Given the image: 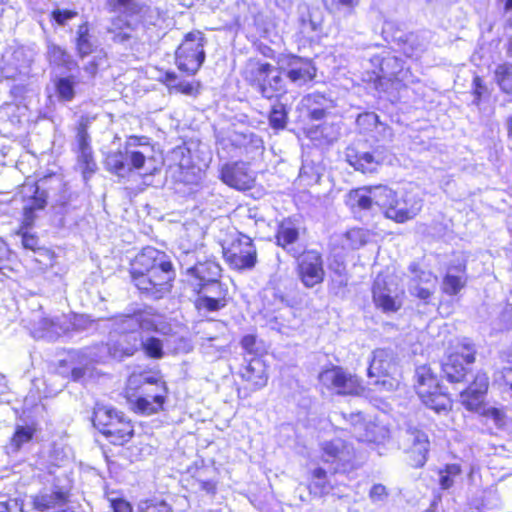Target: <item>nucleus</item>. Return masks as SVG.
Instances as JSON below:
<instances>
[{"instance_id":"30","label":"nucleus","mask_w":512,"mask_h":512,"mask_svg":"<svg viewBox=\"0 0 512 512\" xmlns=\"http://www.w3.org/2000/svg\"><path fill=\"white\" fill-rule=\"evenodd\" d=\"M114 445H123L133 436V426L122 413L117 419L100 431Z\"/></svg>"},{"instance_id":"12","label":"nucleus","mask_w":512,"mask_h":512,"mask_svg":"<svg viewBox=\"0 0 512 512\" xmlns=\"http://www.w3.org/2000/svg\"><path fill=\"white\" fill-rule=\"evenodd\" d=\"M403 293V289L393 279L382 275L376 277L372 289L373 301L384 313L396 312L401 308Z\"/></svg>"},{"instance_id":"28","label":"nucleus","mask_w":512,"mask_h":512,"mask_svg":"<svg viewBox=\"0 0 512 512\" xmlns=\"http://www.w3.org/2000/svg\"><path fill=\"white\" fill-rule=\"evenodd\" d=\"M474 354L471 352L463 354H451L442 365V370L450 382H460L465 374V365L473 363Z\"/></svg>"},{"instance_id":"26","label":"nucleus","mask_w":512,"mask_h":512,"mask_svg":"<svg viewBox=\"0 0 512 512\" xmlns=\"http://www.w3.org/2000/svg\"><path fill=\"white\" fill-rule=\"evenodd\" d=\"M78 162L82 167L84 178L95 172L97 165L93 158V151L90 145V136L86 127L80 125L77 136Z\"/></svg>"},{"instance_id":"42","label":"nucleus","mask_w":512,"mask_h":512,"mask_svg":"<svg viewBox=\"0 0 512 512\" xmlns=\"http://www.w3.org/2000/svg\"><path fill=\"white\" fill-rule=\"evenodd\" d=\"M299 232L297 227L290 220L283 221L277 232V243L283 248H287L289 245L295 243L298 239Z\"/></svg>"},{"instance_id":"31","label":"nucleus","mask_w":512,"mask_h":512,"mask_svg":"<svg viewBox=\"0 0 512 512\" xmlns=\"http://www.w3.org/2000/svg\"><path fill=\"white\" fill-rule=\"evenodd\" d=\"M381 79H385L393 84L403 83L404 85L409 82V71L405 70L402 61L395 56H388L382 59L380 64Z\"/></svg>"},{"instance_id":"7","label":"nucleus","mask_w":512,"mask_h":512,"mask_svg":"<svg viewBox=\"0 0 512 512\" xmlns=\"http://www.w3.org/2000/svg\"><path fill=\"white\" fill-rule=\"evenodd\" d=\"M415 377L417 394L428 408L437 413L450 409V398L440 391L438 380L430 366L417 367Z\"/></svg>"},{"instance_id":"52","label":"nucleus","mask_w":512,"mask_h":512,"mask_svg":"<svg viewBox=\"0 0 512 512\" xmlns=\"http://www.w3.org/2000/svg\"><path fill=\"white\" fill-rule=\"evenodd\" d=\"M227 305V300L212 299L209 296H198L195 306L199 311L216 312Z\"/></svg>"},{"instance_id":"20","label":"nucleus","mask_w":512,"mask_h":512,"mask_svg":"<svg viewBox=\"0 0 512 512\" xmlns=\"http://www.w3.org/2000/svg\"><path fill=\"white\" fill-rule=\"evenodd\" d=\"M221 274V267L214 260L197 262L186 269L187 282L193 290L201 289L203 285L216 280Z\"/></svg>"},{"instance_id":"56","label":"nucleus","mask_w":512,"mask_h":512,"mask_svg":"<svg viewBox=\"0 0 512 512\" xmlns=\"http://www.w3.org/2000/svg\"><path fill=\"white\" fill-rule=\"evenodd\" d=\"M162 343L159 339L151 337L148 338L143 343V349L145 353L153 358H160L162 357L163 351H162Z\"/></svg>"},{"instance_id":"50","label":"nucleus","mask_w":512,"mask_h":512,"mask_svg":"<svg viewBox=\"0 0 512 512\" xmlns=\"http://www.w3.org/2000/svg\"><path fill=\"white\" fill-rule=\"evenodd\" d=\"M461 474V468L458 464H449L439 472V484L444 490L451 488L455 479Z\"/></svg>"},{"instance_id":"19","label":"nucleus","mask_w":512,"mask_h":512,"mask_svg":"<svg viewBox=\"0 0 512 512\" xmlns=\"http://www.w3.org/2000/svg\"><path fill=\"white\" fill-rule=\"evenodd\" d=\"M23 200V223L30 226L34 222L35 213L46 206V194L40 191L34 182H26L20 191Z\"/></svg>"},{"instance_id":"47","label":"nucleus","mask_w":512,"mask_h":512,"mask_svg":"<svg viewBox=\"0 0 512 512\" xmlns=\"http://www.w3.org/2000/svg\"><path fill=\"white\" fill-rule=\"evenodd\" d=\"M175 79H176V76L174 74H171V73L166 74V81L171 90L185 94V95H189V96H194V95L198 94L199 87H200V84L198 82L194 83V82H189V81H179L178 83L173 84L172 82Z\"/></svg>"},{"instance_id":"44","label":"nucleus","mask_w":512,"mask_h":512,"mask_svg":"<svg viewBox=\"0 0 512 512\" xmlns=\"http://www.w3.org/2000/svg\"><path fill=\"white\" fill-rule=\"evenodd\" d=\"M371 238L368 230L362 228H353L344 235V246L349 249H359L365 245Z\"/></svg>"},{"instance_id":"60","label":"nucleus","mask_w":512,"mask_h":512,"mask_svg":"<svg viewBox=\"0 0 512 512\" xmlns=\"http://www.w3.org/2000/svg\"><path fill=\"white\" fill-rule=\"evenodd\" d=\"M21 242L25 249L35 251L38 248V238L27 232L21 235Z\"/></svg>"},{"instance_id":"49","label":"nucleus","mask_w":512,"mask_h":512,"mask_svg":"<svg viewBox=\"0 0 512 512\" xmlns=\"http://www.w3.org/2000/svg\"><path fill=\"white\" fill-rule=\"evenodd\" d=\"M134 343L123 345V343H108L106 345L109 355L114 359H122L125 356L133 355L136 350L139 339L137 336L133 337Z\"/></svg>"},{"instance_id":"32","label":"nucleus","mask_w":512,"mask_h":512,"mask_svg":"<svg viewBox=\"0 0 512 512\" xmlns=\"http://www.w3.org/2000/svg\"><path fill=\"white\" fill-rule=\"evenodd\" d=\"M328 108L329 100L320 93L308 94L301 99L298 105V110L313 120L322 119Z\"/></svg>"},{"instance_id":"37","label":"nucleus","mask_w":512,"mask_h":512,"mask_svg":"<svg viewBox=\"0 0 512 512\" xmlns=\"http://www.w3.org/2000/svg\"><path fill=\"white\" fill-rule=\"evenodd\" d=\"M308 488L310 494L317 497H322L329 494L333 487L330 481L327 479L326 471L322 468H316L312 471L311 481Z\"/></svg>"},{"instance_id":"6","label":"nucleus","mask_w":512,"mask_h":512,"mask_svg":"<svg viewBox=\"0 0 512 512\" xmlns=\"http://www.w3.org/2000/svg\"><path fill=\"white\" fill-rule=\"evenodd\" d=\"M487 389V375L485 373H477L471 385L465 391L461 392V402L467 410L480 412L497 427H502L505 424L504 412L495 407H482Z\"/></svg>"},{"instance_id":"24","label":"nucleus","mask_w":512,"mask_h":512,"mask_svg":"<svg viewBox=\"0 0 512 512\" xmlns=\"http://www.w3.org/2000/svg\"><path fill=\"white\" fill-rule=\"evenodd\" d=\"M352 421V434L353 436L362 442H378L384 438V430L377 424L366 421L362 413H356L351 415Z\"/></svg>"},{"instance_id":"2","label":"nucleus","mask_w":512,"mask_h":512,"mask_svg":"<svg viewBox=\"0 0 512 512\" xmlns=\"http://www.w3.org/2000/svg\"><path fill=\"white\" fill-rule=\"evenodd\" d=\"M367 375L379 390H395L400 382V367L394 351L385 348L372 351Z\"/></svg>"},{"instance_id":"63","label":"nucleus","mask_w":512,"mask_h":512,"mask_svg":"<svg viewBox=\"0 0 512 512\" xmlns=\"http://www.w3.org/2000/svg\"><path fill=\"white\" fill-rule=\"evenodd\" d=\"M112 508L114 512H133L131 505L122 499L113 500Z\"/></svg>"},{"instance_id":"10","label":"nucleus","mask_w":512,"mask_h":512,"mask_svg":"<svg viewBox=\"0 0 512 512\" xmlns=\"http://www.w3.org/2000/svg\"><path fill=\"white\" fill-rule=\"evenodd\" d=\"M318 378L323 387L340 395H360L364 391L356 375L338 366L323 370Z\"/></svg>"},{"instance_id":"8","label":"nucleus","mask_w":512,"mask_h":512,"mask_svg":"<svg viewBox=\"0 0 512 512\" xmlns=\"http://www.w3.org/2000/svg\"><path fill=\"white\" fill-rule=\"evenodd\" d=\"M205 61L204 37L201 32L188 33L176 50L179 70L194 75Z\"/></svg>"},{"instance_id":"57","label":"nucleus","mask_w":512,"mask_h":512,"mask_svg":"<svg viewBox=\"0 0 512 512\" xmlns=\"http://www.w3.org/2000/svg\"><path fill=\"white\" fill-rule=\"evenodd\" d=\"M77 12L72 10H60L56 9L52 12L53 19L59 24L64 25L68 20L76 17Z\"/></svg>"},{"instance_id":"62","label":"nucleus","mask_w":512,"mask_h":512,"mask_svg":"<svg viewBox=\"0 0 512 512\" xmlns=\"http://www.w3.org/2000/svg\"><path fill=\"white\" fill-rule=\"evenodd\" d=\"M256 337L254 335H246L241 340L242 348L248 353L255 351Z\"/></svg>"},{"instance_id":"45","label":"nucleus","mask_w":512,"mask_h":512,"mask_svg":"<svg viewBox=\"0 0 512 512\" xmlns=\"http://www.w3.org/2000/svg\"><path fill=\"white\" fill-rule=\"evenodd\" d=\"M495 80L504 93L512 92V64L503 63L495 69Z\"/></svg>"},{"instance_id":"51","label":"nucleus","mask_w":512,"mask_h":512,"mask_svg":"<svg viewBox=\"0 0 512 512\" xmlns=\"http://www.w3.org/2000/svg\"><path fill=\"white\" fill-rule=\"evenodd\" d=\"M137 512H173V509L164 500L153 498L140 501Z\"/></svg>"},{"instance_id":"9","label":"nucleus","mask_w":512,"mask_h":512,"mask_svg":"<svg viewBox=\"0 0 512 512\" xmlns=\"http://www.w3.org/2000/svg\"><path fill=\"white\" fill-rule=\"evenodd\" d=\"M175 272L171 262H162V265L148 274L134 278L135 286L154 299H160L170 292Z\"/></svg>"},{"instance_id":"21","label":"nucleus","mask_w":512,"mask_h":512,"mask_svg":"<svg viewBox=\"0 0 512 512\" xmlns=\"http://www.w3.org/2000/svg\"><path fill=\"white\" fill-rule=\"evenodd\" d=\"M322 458L327 463L337 464V468L345 470L346 465L349 464L353 457V448L340 438L333 439L329 442L322 444Z\"/></svg>"},{"instance_id":"34","label":"nucleus","mask_w":512,"mask_h":512,"mask_svg":"<svg viewBox=\"0 0 512 512\" xmlns=\"http://www.w3.org/2000/svg\"><path fill=\"white\" fill-rule=\"evenodd\" d=\"M67 501V494L62 490L43 491L33 498V506L40 512L62 508Z\"/></svg>"},{"instance_id":"53","label":"nucleus","mask_w":512,"mask_h":512,"mask_svg":"<svg viewBox=\"0 0 512 512\" xmlns=\"http://www.w3.org/2000/svg\"><path fill=\"white\" fill-rule=\"evenodd\" d=\"M88 25L86 23L79 26L77 31V49L81 56L92 52L93 44L89 40Z\"/></svg>"},{"instance_id":"14","label":"nucleus","mask_w":512,"mask_h":512,"mask_svg":"<svg viewBox=\"0 0 512 512\" xmlns=\"http://www.w3.org/2000/svg\"><path fill=\"white\" fill-rule=\"evenodd\" d=\"M224 257L231 267L235 269H250L256 262V249L252 239L240 235L231 246L224 250Z\"/></svg>"},{"instance_id":"39","label":"nucleus","mask_w":512,"mask_h":512,"mask_svg":"<svg viewBox=\"0 0 512 512\" xmlns=\"http://www.w3.org/2000/svg\"><path fill=\"white\" fill-rule=\"evenodd\" d=\"M327 10L334 17L351 16L361 0H323Z\"/></svg>"},{"instance_id":"25","label":"nucleus","mask_w":512,"mask_h":512,"mask_svg":"<svg viewBox=\"0 0 512 512\" xmlns=\"http://www.w3.org/2000/svg\"><path fill=\"white\" fill-rule=\"evenodd\" d=\"M413 277L409 286L411 294L428 302L436 286V277L429 271H418L415 265L410 266Z\"/></svg>"},{"instance_id":"23","label":"nucleus","mask_w":512,"mask_h":512,"mask_svg":"<svg viewBox=\"0 0 512 512\" xmlns=\"http://www.w3.org/2000/svg\"><path fill=\"white\" fill-rule=\"evenodd\" d=\"M167 261L168 258L163 252L152 247L144 248L142 252L136 256L132 264V279L134 280L137 276L148 274L154 269L156 270V268L162 265V262Z\"/></svg>"},{"instance_id":"27","label":"nucleus","mask_w":512,"mask_h":512,"mask_svg":"<svg viewBox=\"0 0 512 512\" xmlns=\"http://www.w3.org/2000/svg\"><path fill=\"white\" fill-rule=\"evenodd\" d=\"M240 376L253 390L262 389L268 382L267 366L261 358L254 357L241 368Z\"/></svg>"},{"instance_id":"35","label":"nucleus","mask_w":512,"mask_h":512,"mask_svg":"<svg viewBox=\"0 0 512 512\" xmlns=\"http://www.w3.org/2000/svg\"><path fill=\"white\" fill-rule=\"evenodd\" d=\"M466 284L464 266L456 269L450 268L442 282V290L448 295H456Z\"/></svg>"},{"instance_id":"38","label":"nucleus","mask_w":512,"mask_h":512,"mask_svg":"<svg viewBox=\"0 0 512 512\" xmlns=\"http://www.w3.org/2000/svg\"><path fill=\"white\" fill-rule=\"evenodd\" d=\"M121 414L122 412L116 411L111 406L97 403L93 412V424L99 431H102Z\"/></svg>"},{"instance_id":"16","label":"nucleus","mask_w":512,"mask_h":512,"mask_svg":"<svg viewBox=\"0 0 512 512\" xmlns=\"http://www.w3.org/2000/svg\"><path fill=\"white\" fill-rule=\"evenodd\" d=\"M159 316L151 311H140L133 315H123L115 319V331L120 334L135 333L139 329L154 331L158 329Z\"/></svg>"},{"instance_id":"4","label":"nucleus","mask_w":512,"mask_h":512,"mask_svg":"<svg viewBox=\"0 0 512 512\" xmlns=\"http://www.w3.org/2000/svg\"><path fill=\"white\" fill-rule=\"evenodd\" d=\"M245 79L265 98H272L284 91V80L280 72L271 64L250 60L244 71Z\"/></svg>"},{"instance_id":"3","label":"nucleus","mask_w":512,"mask_h":512,"mask_svg":"<svg viewBox=\"0 0 512 512\" xmlns=\"http://www.w3.org/2000/svg\"><path fill=\"white\" fill-rule=\"evenodd\" d=\"M395 192L384 185L365 186L351 190L347 195V204L352 208L370 211L372 213L387 212L394 207Z\"/></svg>"},{"instance_id":"41","label":"nucleus","mask_w":512,"mask_h":512,"mask_svg":"<svg viewBox=\"0 0 512 512\" xmlns=\"http://www.w3.org/2000/svg\"><path fill=\"white\" fill-rule=\"evenodd\" d=\"M109 32L114 34L113 40L116 42H124L131 37V24L127 19V15H120L113 19Z\"/></svg>"},{"instance_id":"5","label":"nucleus","mask_w":512,"mask_h":512,"mask_svg":"<svg viewBox=\"0 0 512 512\" xmlns=\"http://www.w3.org/2000/svg\"><path fill=\"white\" fill-rule=\"evenodd\" d=\"M141 384L143 395L135 401V408L138 412L150 415L160 411L165 401V387L151 376L133 374L128 379V389H137Z\"/></svg>"},{"instance_id":"46","label":"nucleus","mask_w":512,"mask_h":512,"mask_svg":"<svg viewBox=\"0 0 512 512\" xmlns=\"http://www.w3.org/2000/svg\"><path fill=\"white\" fill-rule=\"evenodd\" d=\"M199 296H209L212 299L227 300V289L219 282L218 278L205 285L201 289H195Z\"/></svg>"},{"instance_id":"1","label":"nucleus","mask_w":512,"mask_h":512,"mask_svg":"<svg viewBox=\"0 0 512 512\" xmlns=\"http://www.w3.org/2000/svg\"><path fill=\"white\" fill-rule=\"evenodd\" d=\"M104 165L119 180H128L134 171L145 176L158 171L154 146L147 137L129 136L122 147L106 154Z\"/></svg>"},{"instance_id":"17","label":"nucleus","mask_w":512,"mask_h":512,"mask_svg":"<svg viewBox=\"0 0 512 512\" xmlns=\"http://www.w3.org/2000/svg\"><path fill=\"white\" fill-rule=\"evenodd\" d=\"M406 452L410 454L411 465L422 467L427 461L430 441L425 431L418 427H409L405 432Z\"/></svg>"},{"instance_id":"40","label":"nucleus","mask_w":512,"mask_h":512,"mask_svg":"<svg viewBox=\"0 0 512 512\" xmlns=\"http://www.w3.org/2000/svg\"><path fill=\"white\" fill-rule=\"evenodd\" d=\"M47 58L51 65L72 69L73 61L71 56L60 46L49 43L47 46Z\"/></svg>"},{"instance_id":"58","label":"nucleus","mask_w":512,"mask_h":512,"mask_svg":"<svg viewBox=\"0 0 512 512\" xmlns=\"http://www.w3.org/2000/svg\"><path fill=\"white\" fill-rule=\"evenodd\" d=\"M0 512H23V504L17 499L0 502Z\"/></svg>"},{"instance_id":"59","label":"nucleus","mask_w":512,"mask_h":512,"mask_svg":"<svg viewBox=\"0 0 512 512\" xmlns=\"http://www.w3.org/2000/svg\"><path fill=\"white\" fill-rule=\"evenodd\" d=\"M369 497L372 500V502H381L384 501L387 497V491L385 486L382 484H375L369 493Z\"/></svg>"},{"instance_id":"13","label":"nucleus","mask_w":512,"mask_h":512,"mask_svg":"<svg viewBox=\"0 0 512 512\" xmlns=\"http://www.w3.org/2000/svg\"><path fill=\"white\" fill-rule=\"evenodd\" d=\"M297 273L301 283L307 288L321 284L325 276L321 254L315 250L304 252L298 258Z\"/></svg>"},{"instance_id":"54","label":"nucleus","mask_w":512,"mask_h":512,"mask_svg":"<svg viewBox=\"0 0 512 512\" xmlns=\"http://www.w3.org/2000/svg\"><path fill=\"white\" fill-rule=\"evenodd\" d=\"M27 106L13 103L5 104L2 107L3 116H7L12 124L20 122L21 118L26 116Z\"/></svg>"},{"instance_id":"61","label":"nucleus","mask_w":512,"mask_h":512,"mask_svg":"<svg viewBox=\"0 0 512 512\" xmlns=\"http://www.w3.org/2000/svg\"><path fill=\"white\" fill-rule=\"evenodd\" d=\"M501 329H510L512 327V306L506 305L501 316Z\"/></svg>"},{"instance_id":"11","label":"nucleus","mask_w":512,"mask_h":512,"mask_svg":"<svg viewBox=\"0 0 512 512\" xmlns=\"http://www.w3.org/2000/svg\"><path fill=\"white\" fill-rule=\"evenodd\" d=\"M31 57L23 47H9L0 58V80H25L30 74Z\"/></svg>"},{"instance_id":"48","label":"nucleus","mask_w":512,"mask_h":512,"mask_svg":"<svg viewBox=\"0 0 512 512\" xmlns=\"http://www.w3.org/2000/svg\"><path fill=\"white\" fill-rule=\"evenodd\" d=\"M288 111L284 104H275L269 114V124L275 130H282L286 127Z\"/></svg>"},{"instance_id":"18","label":"nucleus","mask_w":512,"mask_h":512,"mask_svg":"<svg viewBox=\"0 0 512 512\" xmlns=\"http://www.w3.org/2000/svg\"><path fill=\"white\" fill-rule=\"evenodd\" d=\"M422 202L418 191L406 192L400 199L396 197L394 207L387 212V218L398 223L411 220L421 211Z\"/></svg>"},{"instance_id":"33","label":"nucleus","mask_w":512,"mask_h":512,"mask_svg":"<svg viewBox=\"0 0 512 512\" xmlns=\"http://www.w3.org/2000/svg\"><path fill=\"white\" fill-rule=\"evenodd\" d=\"M347 161L355 170L363 173H372L384 161V157L380 153L362 152L358 154L354 153L353 150H349L347 152Z\"/></svg>"},{"instance_id":"43","label":"nucleus","mask_w":512,"mask_h":512,"mask_svg":"<svg viewBox=\"0 0 512 512\" xmlns=\"http://www.w3.org/2000/svg\"><path fill=\"white\" fill-rule=\"evenodd\" d=\"M76 80L74 77H60L55 80L56 94L59 100L70 102L75 96Z\"/></svg>"},{"instance_id":"22","label":"nucleus","mask_w":512,"mask_h":512,"mask_svg":"<svg viewBox=\"0 0 512 512\" xmlns=\"http://www.w3.org/2000/svg\"><path fill=\"white\" fill-rule=\"evenodd\" d=\"M221 180L228 186L246 190L251 188L254 177L245 163L226 164L221 169Z\"/></svg>"},{"instance_id":"29","label":"nucleus","mask_w":512,"mask_h":512,"mask_svg":"<svg viewBox=\"0 0 512 512\" xmlns=\"http://www.w3.org/2000/svg\"><path fill=\"white\" fill-rule=\"evenodd\" d=\"M287 77L292 83L302 86L315 77V68L311 62L291 56L287 63Z\"/></svg>"},{"instance_id":"64","label":"nucleus","mask_w":512,"mask_h":512,"mask_svg":"<svg viewBox=\"0 0 512 512\" xmlns=\"http://www.w3.org/2000/svg\"><path fill=\"white\" fill-rule=\"evenodd\" d=\"M11 93L15 98L22 97L24 93H33L34 91L31 88L26 86L15 85L11 88Z\"/></svg>"},{"instance_id":"55","label":"nucleus","mask_w":512,"mask_h":512,"mask_svg":"<svg viewBox=\"0 0 512 512\" xmlns=\"http://www.w3.org/2000/svg\"><path fill=\"white\" fill-rule=\"evenodd\" d=\"M33 433L34 431L31 427L19 426L12 438L11 445L14 447V450L20 449L24 443L29 442L32 439Z\"/></svg>"},{"instance_id":"36","label":"nucleus","mask_w":512,"mask_h":512,"mask_svg":"<svg viewBox=\"0 0 512 512\" xmlns=\"http://www.w3.org/2000/svg\"><path fill=\"white\" fill-rule=\"evenodd\" d=\"M357 126L363 133L378 132L383 133V137L386 133L390 135V129L379 121L378 115L373 112H366L360 114L356 119Z\"/></svg>"},{"instance_id":"15","label":"nucleus","mask_w":512,"mask_h":512,"mask_svg":"<svg viewBox=\"0 0 512 512\" xmlns=\"http://www.w3.org/2000/svg\"><path fill=\"white\" fill-rule=\"evenodd\" d=\"M73 325L71 319L66 315L46 318L37 314L33 319V325L30 330L34 338L53 341L68 332Z\"/></svg>"}]
</instances>
